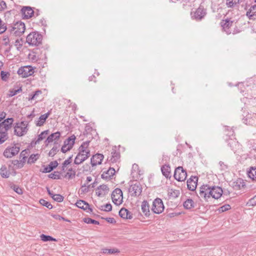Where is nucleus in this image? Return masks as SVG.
Returning <instances> with one entry per match:
<instances>
[{"label":"nucleus","mask_w":256,"mask_h":256,"mask_svg":"<svg viewBox=\"0 0 256 256\" xmlns=\"http://www.w3.org/2000/svg\"><path fill=\"white\" fill-rule=\"evenodd\" d=\"M60 172H54L48 175V178L54 180H58L60 178Z\"/></svg>","instance_id":"40"},{"label":"nucleus","mask_w":256,"mask_h":256,"mask_svg":"<svg viewBox=\"0 0 256 256\" xmlns=\"http://www.w3.org/2000/svg\"><path fill=\"white\" fill-rule=\"evenodd\" d=\"M50 115V112H48L46 114L41 115L38 120L36 122V124L38 126H40L44 125L45 123L46 120Z\"/></svg>","instance_id":"21"},{"label":"nucleus","mask_w":256,"mask_h":256,"mask_svg":"<svg viewBox=\"0 0 256 256\" xmlns=\"http://www.w3.org/2000/svg\"><path fill=\"white\" fill-rule=\"evenodd\" d=\"M11 188L17 194H22V190L21 188H19L16 185H13L11 186Z\"/></svg>","instance_id":"49"},{"label":"nucleus","mask_w":256,"mask_h":256,"mask_svg":"<svg viewBox=\"0 0 256 256\" xmlns=\"http://www.w3.org/2000/svg\"><path fill=\"white\" fill-rule=\"evenodd\" d=\"M0 174L2 178H8L9 176V173L5 166H2L0 170Z\"/></svg>","instance_id":"37"},{"label":"nucleus","mask_w":256,"mask_h":256,"mask_svg":"<svg viewBox=\"0 0 256 256\" xmlns=\"http://www.w3.org/2000/svg\"><path fill=\"white\" fill-rule=\"evenodd\" d=\"M41 240L44 242H48V241H54L56 242V240L50 236H46L44 234H42L40 235Z\"/></svg>","instance_id":"38"},{"label":"nucleus","mask_w":256,"mask_h":256,"mask_svg":"<svg viewBox=\"0 0 256 256\" xmlns=\"http://www.w3.org/2000/svg\"><path fill=\"white\" fill-rule=\"evenodd\" d=\"M194 202L192 199L188 198L184 202V206L186 209H190L194 207Z\"/></svg>","instance_id":"31"},{"label":"nucleus","mask_w":256,"mask_h":256,"mask_svg":"<svg viewBox=\"0 0 256 256\" xmlns=\"http://www.w3.org/2000/svg\"><path fill=\"white\" fill-rule=\"evenodd\" d=\"M112 199L113 202L117 205H120L122 202V192L120 188L115 189L112 194Z\"/></svg>","instance_id":"7"},{"label":"nucleus","mask_w":256,"mask_h":256,"mask_svg":"<svg viewBox=\"0 0 256 256\" xmlns=\"http://www.w3.org/2000/svg\"><path fill=\"white\" fill-rule=\"evenodd\" d=\"M71 149V148H70L68 146L64 143V145L62 146L61 148V150L62 152L65 153L68 151L70 150Z\"/></svg>","instance_id":"55"},{"label":"nucleus","mask_w":256,"mask_h":256,"mask_svg":"<svg viewBox=\"0 0 256 256\" xmlns=\"http://www.w3.org/2000/svg\"><path fill=\"white\" fill-rule=\"evenodd\" d=\"M109 188L106 185L102 184L99 186L96 190V194L98 196H104L108 192Z\"/></svg>","instance_id":"18"},{"label":"nucleus","mask_w":256,"mask_h":256,"mask_svg":"<svg viewBox=\"0 0 256 256\" xmlns=\"http://www.w3.org/2000/svg\"><path fill=\"white\" fill-rule=\"evenodd\" d=\"M141 206L142 212L146 216H148L150 214V211L148 202L146 200L143 201Z\"/></svg>","instance_id":"26"},{"label":"nucleus","mask_w":256,"mask_h":256,"mask_svg":"<svg viewBox=\"0 0 256 256\" xmlns=\"http://www.w3.org/2000/svg\"><path fill=\"white\" fill-rule=\"evenodd\" d=\"M60 136V133L59 132H56L54 133L50 134L46 139L45 143L48 144L52 142L54 140H58Z\"/></svg>","instance_id":"23"},{"label":"nucleus","mask_w":256,"mask_h":256,"mask_svg":"<svg viewBox=\"0 0 256 256\" xmlns=\"http://www.w3.org/2000/svg\"><path fill=\"white\" fill-rule=\"evenodd\" d=\"M6 29V26H4V25L2 26V24L0 25V34H2L4 32Z\"/></svg>","instance_id":"62"},{"label":"nucleus","mask_w":256,"mask_h":256,"mask_svg":"<svg viewBox=\"0 0 256 256\" xmlns=\"http://www.w3.org/2000/svg\"><path fill=\"white\" fill-rule=\"evenodd\" d=\"M75 140H76V136L74 135H72L68 137V138H66L64 142V143L68 146L70 148H72L73 147V146L75 142Z\"/></svg>","instance_id":"30"},{"label":"nucleus","mask_w":256,"mask_h":256,"mask_svg":"<svg viewBox=\"0 0 256 256\" xmlns=\"http://www.w3.org/2000/svg\"><path fill=\"white\" fill-rule=\"evenodd\" d=\"M226 140L228 141V145L230 147L232 150H234L238 146V142L234 138H230L228 140L227 138Z\"/></svg>","instance_id":"29"},{"label":"nucleus","mask_w":256,"mask_h":256,"mask_svg":"<svg viewBox=\"0 0 256 256\" xmlns=\"http://www.w3.org/2000/svg\"><path fill=\"white\" fill-rule=\"evenodd\" d=\"M48 130H44L38 136V138L36 142V144L38 143L40 140H44L48 134Z\"/></svg>","instance_id":"36"},{"label":"nucleus","mask_w":256,"mask_h":256,"mask_svg":"<svg viewBox=\"0 0 256 256\" xmlns=\"http://www.w3.org/2000/svg\"><path fill=\"white\" fill-rule=\"evenodd\" d=\"M120 216L126 219H132V213L127 209L125 208H122L119 212Z\"/></svg>","instance_id":"20"},{"label":"nucleus","mask_w":256,"mask_h":256,"mask_svg":"<svg viewBox=\"0 0 256 256\" xmlns=\"http://www.w3.org/2000/svg\"><path fill=\"white\" fill-rule=\"evenodd\" d=\"M105 220L107 222L110 224H114L116 222L115 219L113 218H106Z\"/></svg>","instance_id":"60"},{"label":"nucleus","mask_w":256,"mask_h":256,"mask_svg":"<svg viewBox=\"0 0 256 256\" xmlns=\"http://www.w3.org/2000/svg\"><path fill=\"white\" fill-rule=\"evenodd\" d=\"M246 16H248L250 19H254L256 14L252 12V8L246 12Z\"/></svg>","instance_id":"52"},{"label":"nucleus","mask_w":256,"mask_h":256,"mask_svg":"<svg viewBox=\"0 0 256 256\" xmlns=\"http://www.w3.org/2000/svg\"><path fill=\"white\" fill-rule=\"evenodd\" d=\"M250 204L252 206L256 205V196H255L250 202Z\"/></svg>","instance_id":"61"},{"label":"nucleus","mask_w":256,"mask_h":256,"mask_svg":"<svg viewBox=\"0 0 256 256\" xmlns=\"http://www.w3.org/2000/svg\"><path fill=\"white\" fill-rule=\"evenodd\" d=\"M34 70L32 66H26L20 67L18 70V74L22 78H26L32 75Z\"/></svg>","instance_id":"6"},{"label":"nucleus","mask_w":256,"mask_h":256,"mask_svg":"<svg viewBox=\"0 0 256 256\" xmlns=\"http://www.w3.org/2000/svg\"><path fill=\"white\" fill-rule=\"evenodd\" d=\"M51 216L52 218H54V219H56V220H62L66 221V222H70V220H68L65 218H64L60 216L59 214H52Z\"/></svg>","instance_id":"47"},{"label":"nucleus","mask_w":256,"mask_h":256,"mask_svg":"<svg viewBox=\"0 0 256 256\" xmlns=\"http://www.w3.org/2000/svg\"><path fill=\"white\" fill-rule=\"evenodd\" d=\"M248 176L254 180H256V168L252 167L248 171Z\"/></svg>","instance_id":"33"},{"label":"nucleus","mask_w":256,"mask_h":256,"mask_svg":"<svg viewBox=\"0 0 256 256\" xmlns=\"http://www.w3.org/2000/svg\"><path fill=\"white\" fill-rule=\"evenodd\" d=\"M232 186L234 190H238L244 188L246 186V184L242 179L238 178L232 182Z\"/></svg>","instance_id":"19"},{"label":"nucleus","mask_w":256,"mask_h":256,"mask_svg":"<svg viewBox=\"0 0 256 256\" xmlns=\"http://www.w3.org/2000/svg\"><path fill=\"white\" fill-rule=\"evenodd\" d=\"M164 208L163 202L160 198H156L154 200L152 210L154 213L156 214H161L164 211Z\"/></svg>","instance_id":"5"},{"label":"nucleus","mask_w":256,"mask_h":256,"mask_svg":"<svg viewBox=\"0 0 256 256\" xmlns=\"http://www.w3.org/2000/svg\"><path fill=\"white\" fill-rule=\"evenodd\" d=\"M240 0H226V6L228 8H234L238 6Z\"/></svg>","instance_id":"34"},{"label":"nucleus","mask_w":256,"mask_h":256,"mask_svg":"<svg viewBox=\"0 0 256 256\" xmlns=\"http://www.w3.org/2000/svg\"><path fill=\"white\" fill-rule=\"evenodd\" d=\"M42 40V35L38 32L30 33L26 37V42L32 46H38L41 44Z\"/></svg>","instance_id":"3"},{"label":"nucleus","mask_w":256,"mask_h":256,"mask_svg":"<svg viewBox=\"0 0 256 256\" xmlns=\"http://www.w3.org/2000/svg\"><path fill=\"white\" fill-rule=\"evenodd\" d=\"M58 165V163L57 161H53L51 162L50 164L44 168V170L42 171L44 173H48L52 171L54 168H55Z\"/></svg>","instance_id":"25"},{"label":"nucleus","mask_w":256,"mask_h":256,"mask_svg":"<svg viewBox=\"0 0 256 256\" xmlns=\"http://www.w3.org/2000/svg\"><path fill=\"white\" fill-rule=\"evenodd\" d=\"M232 24L233 21L230 19H226L225 20H222V22H221V25L223 30L228 34H235L237 32H235L234 30L232 32L231 28L232 26Z\"/></svg>","instance_id":"13"},{"label":"nucleus","mask_w":256,"mask_h":256,"mask_svg":"<svg viewBox=\"0 0 256 256\" xmlns=\"http://www.w3.org/2000/svg\"><path fill=\"white\" fill-rule=\"evenodd\" d=\"M142 187L139 182H136L132 184L128 188V192L132 196H138L141 194Z\"/></svg>","instance_id":"8"},{"label":"nucleus","mask_w":256,"mask_h":256,"mask_svg":"<svg viewBox=\"0 0 256 256\" xmlns=\"http://www.w3.org/2000/svg\"><path fill=\"white\" fill-rule=\"evenodd\" d=\"M40 202L42 205L45 206L47 208H48L49 209H52V204L44 200H43V199L40 200Z\"/></svg>","instance_id":"42"},{"label":"nucleus","mask_w":256,"mask_h":256,"mask_svg":"<svg viewBox=\"0 0 256 256\" xmlns=\"http://www.w3.org/2000/svg\"><path fill=\"white\" fill-rule=\"evenodd\" d=\"M34 10L30 6H24L21 9V12L24 18H31L34 14Z\"/></svg>","instance_id":"16"},{"label":"nucleus","mask_w":256,"mask_h":256,"mask_svg":"<svg viewBox=\"0 0 256 256\" xmlns=\"http://www.w3.org/2000/svg\"><path fill=\"white\" fill-rule=\"evenodd\" d=\"M219 164L220 166V168L222 170H225L228 168V165L226 164L224 162H220Z\"/></svg>","instance_id":"58"},{"label":"nucleus","mask_w":256,"mask_h":256,"mask_svg":"<svg viewBox=\"0 0 256 256\" xmlns=\"http://www.w3.org/2000/svg\"><path fill=\"white\" fill-rule=\"evenodd\" d=\"M104 158L103 154H97L93 156L91 158V164L92 166H95L101 164Z\"/></svg>","instance_id":"17"},{"label":"nucleus","mask_w":256,"mask_h":256,"mask_svg":"<svg viewBox=\"0 0 256 256\" xmlns=\"http://www.w3.org/2000/svg\"><path fill=\"white\" fill-rule=\"evenodd\" d=\"M230 204H224L221 207H220L218 209L220 212H226L230 208Z\"/></svg>","instance_id":"50"},{"label":"nucleus","mask_w":256,"mask_h":256,"mask_svg":"<svg viewBox=\"0 0 256 256\" xmlns=\"http://www.w3.org/2000/svg\"><path fill=\"white\" fill-rule=\"evenodd\" d=\"M42 94L41 90H38L34 92V93L33 94L34 96L36 98H37V97Z\"/></svg>","instance_id":"63"},{"label":"nucleus","mask_w":256,"mask_h":256,"mask_svg":"<svg viewBox=\"0 0 256 256\" xmlns=\"http://www.w3.org/2000/svg\"><path fill=\"white\" fill-rule=\"evenodd\" d=\"M102 210L106 211V212H110L112 210V206L110 204H107L104 206H102Z\"/></svg>","instance_id":"51"},{"label":"nucleus","mask_w":256,"mask_h":256,"mask_svg":"<svg viewBox=\"0 0 256 256\" xmlns=\"http://www.w3.org/2000/svg\"><path fill=\"white\" fill-rule=\"evenodd\" d=\"M84 222L86 224H99L100 223L98 221L92 220L90 218H84Z\"/></svg>","instance_id":"43"},{"label":"nucleus","mask_w":256,"mask_h":256,"mask_svg":"<svg viewBox=\"0 0 256 256\" xmlns=\"http://www.w3.org/2000/svg\"><path fill=\"white\" fill-rule=\"evenodd\" d=\"M102 252L104 254H113L116 252H118L119 251L116 248H112V249H108V248H103L102 249Z\"/></svg>","instance_id":"41"},{"label":"nucleus","mask_w":256,"mask_h":256,"mask_svg":"<svg viewBox=\"0 0 256 256\" xmlns=\"http://www.w3.org/2000/svg\"><path fill=\"white\" fill-rule=\"evenodd\" d=\"M28 123L26 122H22L16 123L14 126V134L18 136L24 135L28 132Z\"/></svg>","instance_id":"4"},{"label":"nucleus","mask_w":256,"mask_h":256,"mask_svg":"<svg viewBox=\"0 0 256 256\" xmlns=\"http://www.w3.org/2000/svg\"><path fill=\"white\" fill-rule=\"evenodd\" d=\"M76 205L81 209H83L84 210H89L90 212H92V209L90 208L88 204L83 200H78Z\"/></svg>","instance_id":"22"},{"label":"nucleus","mask_w":256,"mask_h":256,"mask_svg":"<svg viewBox=\"0 0 256 256\" xmlns=\"http://www.w3.org/2000/svg\"><path fill=\"white\" fill-rule=\"evenodd\" d=\"M23 41L22 38H18L16 40L14 45L16 47L18 50H20L22 46Z\"/></svg>","instance_id":"44"},{"label":"nucleus","mask_w":256,"mask_h":256,"mask_svg":"<svg viewBox=\"0 0 256 256\" xmlns=\"http://www.w3.org/2000/svg\"><path fill=\"white\" fill-rule=\"evenodd\" d=\"M138 169V165L134 164L132 165V170H137Z\"/></svg>","instance_id":"64"},{"label":"nucleus","mask_w":256,"mask_h":256,"mask_svg":"<svg viewBox=\"0 0 256 256\" xmlns=\"http://www.w3.org/2000/svg\"><path fill=\"white\" fill-rule=\"evenodd\" d=\"M58 151V149L57 147H53L52 149L48 153V155L50 156H54Z\"/></svg>","instance_id":"53"},{"label":"nucleus","mask_w":256,"mask_h":256,"mask_svg":"<svg viewBox=\"0 0 256 256\" xmlns=\"http://www.w3.org/2000/svg\"><path fill=\"white\" fill-rule=\"evenodd\" d=\"M180 194V191L178 190H174V189H168V198L170 199H174L178 198Z\"/></svg>","instance_id":"28"},{"label":"nucleus","mask_w":256,"mask_h":256,"mask_svg":"<svg viewBox=\"0 0 256 256\" xmlns=\"http://www.w3.org/2000/svg\"><path fill=\"white\" fill-rule=\"evenodd\" d=\"M8 138V133L0 132V144L4 142Z\"/></svg>","instance_id":"46"},{"label":"nucleus","mask_w":256,"mask_h":256,"mask_svg":"<svg viewBox=\"0 0 256 256\" xmlns=\"http://www.w3.org/2000/svg\"><path fill=\"white\" fill-rule=\"evenodd\" d=\"M206 14V10L202 6H199L194 12H191L192 19L200 20L203 18Z\"/></svg>","instance_id":"10"},{"label":"nucleus","mask_w":256,"mask_h":256,"mask_svg":"<svg viewBox=\"0 0 256 256\" xmlns=\"http://www.w3.org/2000/svg\"><path fill=\"white\" fill-rule=\"evenodd\" d=\"M223 192L224 191L220 187H211L208 185H202L200 188L198 196L199 198H203L204 200H208L210 197L214 199L220 198Z\"/></svg>","instance_id":"1"},{"label":"nucleus","mask_w":256,"mask_h":256,"mask_svg":"<svg viewBox=\"0 0 256 256\" xmlns=\"http://www.w3.org/2000/svg\"><path fill=\"white\" fill-rule=\"evenodd\" d=\"M39 155L38 154H32L29 157L28 162V164H33L38 158Z\"/></svg>","instance_id":"39"},{"label":"nucleus","mask_w":256,"mask_h":256,"mask_svg":"<svg viewBox=\"0 0 256 256\" xmlns=\"http://www.w3.org/2000/svg\"><path fill=\"white\" fill-rule=\"evenodd\" d=\"M0 74L2 79L4 81H7L10 76V74L8 72L2 71Z\"/></svg>","instance_id":"48"},{"label":"nucleus","mask_w":256,"mask_h":256,"mask_svg":"<svg viewBox=\"0 0 256 256\" xmlns=\"http://www.w3.org/2000/svg\"><path fill=\"white\" fill-rule=\"evenodd\" d=\"M26 30L25 24L24 22H18L15 24L14 27L12 28V30L15 36H20L23 34Z\"/></svg>","instance_id":"12"},{"label":"nucleus","mask_w":256,"mask_h":256,"mask_svg":"<svg viewBox=\"0 0 256 256\" xmlns=\"http://www.w3.org/2000/svg\"><path fill=\"white\" fill-rule=\"evenodd\" d=\"M89 187H90V185L88 186L86 184H84V185L82 186L81 188V191L83 193L88 192Z\"/></svg>","instance_id":"54"},{"label":"nucleus","mask_w":256,"mask_h":256,"mask_svg":"<svg viewBox=\"0 0 256 256\" xmlns=\"http://www.w3.org/2000/svg\"><path fill=\"white\" fill-rule=\"evenodd\" d=\"M76 176V172L74 170H73L72 168H70L68 170V172L66 174L64 177L68 178V179H72L75 177Z\"/></svg>","instance_id":"35"},{"label":"nucleus","mask_w":256,"mask_h":256,"mask_svg":"<svg viewBox=\"0 0 256 256\" xmlns=\"http://www.w3.org/2000/svg\"><path fill=\"white\" fill-rule=\"evenodd\" d=\"M162 174L166 178H171L170 168L169 165H164L161 168Z\"/></svg>","instance_id":"24"},{"label":"nucleus","mask_w":256,"mask_h":256,"mask_svg":"<svg viewBox=\"0 0 256 256\" xmlns=\"http://www.w3.org/2000/svg\"><path fill=\"white\" fill-rule=\"evenodd\" d=\"M198 178L195 176H192L187 181L188 188L192 191L196 190Z\"/></svg>","instance_id":"15"},{"label":"nucleus","mask_w":256,"mask_h":256,"mask_svg":"<svg viewBox=\"0 0 256 256\" xmlns=\"http://www.w3.org/2000/svg\"><path fill=\"white\" fill-rule=\"evenodd\" d=\"M64 197L60 194L53 195L52 199L57 202H62L64 200Z\"/></svg>","instance_id":"45"},{"label":"nucleus","mask_w":256,"mask_h":256,"mask_svg":"<svg viewBox=\"0 0 256 256\" xmlns=\"http://www.w3.org/2000/svg\"><path fill=\"white\" fill-rule=\"evenodd\" d=\"M90 142L86 141L81 144L79 148V152L75 158L74 163L80 164L86 160L90 156V150L88 146Z\"/></svg>","instance_id":"2"},{"label":"nucleus","mask_w":256,"mask_h":256,"mask_svg":"<svg viewBox=\"0 0 256 256\" xmlns=\"http://www.w3.org/2000/svg\"><path fill=\"white\" fill-rule=\"evenodd\" d=\"M20 150V147L16 144L12 147H8L4 152V156L7 158H12L18 153Z\"/></svg>","instance_id":"11"},{"label":"nucleus","mask_w":256,"mask_h":256,"mask_svg":"<svg viewBox=\"0 0 256 256\" xmlns=\"http://www.w3.org/2000/svg\"><path fill=\"white\" fill-rule=\"evenodd\" d=\"M186 172L182 166H178L176 168L174 173V178L179 181H184L186 178Z\"/></svg>","instance_id":"9"},{"label":"nucleus","mask_w":256,"mask_h":256,"mask_svg":"<svg viewBox=\"0 0 256 256\" xmlns=\"http://www.w3.org/2000/svg\"><path fill=\"white\" fill-rule=\"evenodd\" d=\"M116 172L114 168H110L106 172H103L102 177L103 178L108 179L110 178Z\"/></svg>","instance_id":"27"},{"label":"nucleus","mask_w":256,"mask_h":256,"mask_svg":"<svg viewBox=\"0 0 256 256\" xmlns=\"http://www.w3.org/2000/svg\"><path fill=\"white\" fill-rule=\"evenodd\" d=\"M72 156H70L67 160H65L62 164V167H66V166L72 162Z\"/></svg>","instance_id":"57"},{"label":"nucleus","mask_w":256,"mask_h":256,"mask_svg":"<svg viewBox=\"0 0 256 256\" xmlns=\"http://www.w3.org/2000/svg\"><path fill=\"white\" fill-rule=\"evenodd\" d=\"M6 8V4L4 0L0 1V11H2Z\"/></svg>","instance_id":"56"},{"label":"nucleus","mask_w":256,"mask_h":256,"mask_svg":"<svg viewBox=\"0 0 256 256\" xmlns=\"http://www.w3.org/2000/svg\"><path fill=\"white\" fill-rule=\"evenodd\" d=\"M12 163L14 166H16L18 168L22 167V164H20V161L18 160H14L12 161Z\"/></svg>","instance_id":"59"},{"label":"nucleus","mask_w":256,"mask_h":256,"mask_svg":"<svg viewBox=\"0 0 256 256\" xmlns=\"http://www.w3.org/2000/svg\"><path fill=\"white\" fill-rule=\"evenodd\" d=\"M111 158L110 159V161H111L112 162H116L120 157V154L118 152H116V150H113L111 152Z\"/></svg>","instance_id":"32"},{"label":"nucleus","mask_w":256,"mask_h":256,"mask_svg":"<svg viewBox=\"0 0 256 256\" xmlns=\"http://www.w3.org/2000/svg\"><path fill=\"white\" fill-rule=\"evenodd\" d=\"M14 122L12 118H8L0 124V132L7 133L8 130L12 127Z\"/></svg>","instance_id":"14"}]
</instances>
